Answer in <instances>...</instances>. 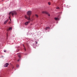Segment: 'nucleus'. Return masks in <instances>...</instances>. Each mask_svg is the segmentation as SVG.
Returning <instances> with one entry per match:
<instances>
[{
	"instance_id": "4468645a",
	"label": "nucleus",
	"mask_w": 77,
	"mask_h": 77,
	"mask_svg": "<svg viewBox=\"0 0 77 77\" xmlns=\"http://www.w3.org/2000/svg\"><path fill=\"white\" fill-rule=\"evenodd\" d=\"M19 67V65H18V64L17 65V68H18Z\"/></svg>"
},
{
	"instance_id": "9b49d317",
	"label": "nucleus",
	"mask_w": 77,
	"mask_h": 77,
	"mask_svg": "<svg viewBox=\"0 0 77 77\" xmlns=\"http://www.w3.org/2000/svg\"><path fill=\"white\" fill-rule=\"evenodd\" d=\"M23 46L25 48H24V50L25 51H26V48H25V47H24V45L23 44Z\"/></svg>"
},
{
	"instance_id": "39448f33",
	"label": "nucleus",
	"mask_w": 77,
	"mask_h": 77,
	"mask_svg": "<svg viewBox=\"0 0 77 77\" xmlns=\"http://www.w3.org/2000/svg\"><path fill=\"white\" fill-rule=\"evenodd\" d=\"M12 28L11 27H10L9 28L7 29V31H9V30H12Z\"/></svg>"
},
{
	"instance_id": "f3484780",
	"label": "nucleus",
	"mask_w": 77,
	"mask_h": 77,
	"mask_svg": "<svg viewBox=\"0 0 77 77\" xmlns=\"http://www.w3.org/2000/svg\"><path fill=\"white\" fill-rule=\"evenodd\" d=\"M4 52H5V53H6V50L4 51Z\"/></svg>"
},
{
	"instance_id": "20e7f679",
	"label": "nucleus",
	"mask_w": 77,
	"mask_h": 77,
	"mask_svg": "<svg viewBox=\"0 0 77 77\" xmlns=\"http://www.w3.org/2000/svg\"><path fill=\"white\" fill-rule=\"evenodd\" d=\"M8 65H9V63H6L4 65V67H8Z\"/></svg>"
},
{
	"instance_id": "ddd939ff",
	"label": "nucleus",
	"mask_w": 77,
	"mask_h": 77,
	"mask_svg": "<svg viewBox=\"0 0 77 77\" xmlns=\"http://www.w3.org/2000/svg\"><path fill=\"white\" fill-rule=\"evenodd\" d=\"M56 9H59L60 8H59V7H57L56 8Z\"/></svg>"
},
{
	"instance_id": "7ed1b4c3",
	"label": "nucleus",
	"mask_w": 77,
	"mask_h": 77,
	"mask_svg": "<svg viewBox=\"0 0 77 77\" xmlns=\"http://www.w3.org/2000/svg\"><path fill=\"white\" fill-rule=\"evenodd\" d=\"M43 14H47L48 15V16L49 17H50V15L48 12H47L46 11H43L42 12Z\"/></svg>"
},
{
	"instance_id": "2eb2a0df",
	"label": "nucleus",
	"mask_w": 77,
	"mask_h": 77,
	"mask_svg": "<svg viewBox=\"0 0 77 77\" xmlns=\"http://www.w3.org/2000/svg\"><path fill=\"white\" fill-rule=\"evenodd\" d=\"M48 4L49 5H51V4L50 2H48Z\"/></svg>"
},
{
	"instance_id": "f8f14e48",
	"label": "nucleus",
	"mask_w": 77,
	"mask_h": 77,
	"mask_svg": "<svg viewBox=\"0 0 77 77\" xmlns=\"http://www.w3.org/2000/svg\"><path fill=\"white\" fill-rule=\"evenodd\" d=\"M35 17H36V18H38V15L37 14H35Z\"/></svg>"
},
{
	"instance_id": "412c9836",
	"label": "nucleus",
	"mask_w": 77,
	"mask_h": 77,
	"mask_svg": "<svg viewBox=\"0 0 77 77\" xmlns=\"http://www.w3.org/2000/svg\"><path fill=\"white\" fill-rule=\"evenodd\" d=\"M14 68V67H13V68Z\"/></svg>"
},
{
	"instance_id": "6ab92c4d",
	"label": "nucleus",
	"mask_w": 77,
	"mask_h": 77,
	"mask_svg": "<svg viewBox=\"0 0 77 77\" xmlns=\"http://www.w3.org/2000/svg\"><path fill=\"white\" fill-rule=\"evenodd\" d=\"M7 36H8V33L7 34Z\"/></svg>"
},
{
	"instance_id": "f257e3e1",
	"label": "nucleus",
	"mask_w": 77,
	"mask_h": 77,
	"mask_svg": "<svg viewBox=\"0 0 77 77\" xmlns=\"http://www.w3.org/2000/svg\"><path fill=\"white\" fill-rule=\"evenodd\" d=\"M32 13V11H29L27 13V14L29 16V17H26V16H25V18L26 19H27V20H30V16L31 15Z\"/></svg>"
},
{
	"instance_id": "5701e85b",
	"label": "nucleus",
	"mask_w": 77,
	"mask_h": 77,
	"mask_svg": "<svg viewBox=\"0 0 77 77\" xmlns=\"http://www.w3.org/2000/svg\"><path fill=\"white\" fill-rule=\"evenodd\" d=\"M35 42H36V41H35Z\"/></svg>"
},
{
	"instance_id": "1a4fd4ad",
	"label": "nucleus",
	"mask_w": 77,
	"mask_h": 77,
	"mask_svg": "<svg viewBox=\"0 0 77 77\" xmlns=\"http://www.w3.org/2000/svg\"><path fill=\"white\" fill-rule=\"evenodd\" d=\"M54 19L55 20H59V18L57 17H55Z\"/></svg>"
},
{
	"instance_id": "aec40b11",
	"label": "nucleus",
	"mask_w": 77,
	"mask_h": 77,
	"mask_svg": "<svg viewBox=\"0 0 77 77\" xmlns=\"http://www.w3.org/2000/svg\"><path fill=\"white\" fill-rule=\"evenodd\" d=\"M20 60V59L18 60H17L18 62V61Z\"/></svg>"
},
{
	"instance_id": "f03ea898",
	"label": "nucleus",
	"mask_w": 77,
	"mask_h": 77,
	"mask_svg": "<svg viewBox=\"0 0 77 77\" xmlns=\"http://www.w3.org/2000/svg\"><path fill=\"white\" fill-rule=\"evenodd\" d=\"M12 15L13 17H14V15H17V12L15 11H11L9 13V15Z\"/></svg>"
},
{
	"instance_id": "9d476101",
	"label": "nucleus",
	"mask_w": 77,
	"mask_h": 77,
	"mask_svg": "<svg viewBox=\"0 0 77 77\" xmlns=\"http://www.w3.org/2000/svg\"><path fill=\"white\" fill-rule=\"evenodd\" d=\"M50 29V28H49V27H47L45 28V30H48V29Z\"/></svg>"
},
{
	"instance_id": "0eeeda50",
	"label": "nucleus",
	"mask_w": 77,
	"mask_h": 77,
	"mask_svg": "<svg viewBox=\"0 0 77 77\" xmlns=\"http://www.w3.org/2000/svg\"><path fill=\"white\" fill-rule=\"evenodd\" d=\"M8 21H9V20H8V19L5 20V22H4V24H6V23H7L8 22Z\"/></svg>"
},
{
	"instance_id": "a211bd4d",
	"label": "nucleus",
	"mask_w": 77,
	"mask_h": 77,
	"mask_svg": "<svg viewBox=\"0 0 77 77\" xmlns=\"http://www.w3.org/2000/svg\"><path fill=\"white\" fill-rule=\"evenodd\" d=\"M35 44H38V42H36Z\"/></svg>"
},
{
	"instance_id": "dca6fc26",
	"label": "nucleus",
	"mask_w": 77,
	"mask_h": 77,
	"mask_svg": "<svg viewBox=\"0 0 77 77\" xmlns=\"http://www.w3.org/2000/svg\"><path fill=\"white\" fill-rule=\"evenodd\" d=\"M9 18H10V21H11V16H10V17H9Z\"/></svg>"
},
{
	"instance_id": "4be33fe9",
	"label": "nucleus",
	"mask_w": 77,
	"mask_h": 77,
	"mask_svg": "<svg viewBox=\"0 0 77 77\" xmlns=\"http://www.w3.org/2000/svg\"><path fill=\"white\" fill-rule=\"evenodd\" d=\"M17 50H18V49H17Z\"/></svg>"
},
{
	"instance_id": "423d86ee",
	"label": "nucleus",
	"mask_w": 77,
	"mask_h": 77,
	"mask_svg": "<svg viewBox=\"0 0 77 77\" xmlns=\"http://www.w3.org/2000/svg\"><path fill=\"white\" fill-rule=\"evenodd\" d=\"M21 53H19V54H17L18 55V57H19V58H21Z\"/></svg>"
},
{
	"instance_id": "6e6552de",
	"label": "nucleus",
	"mask_w": 77,
	"mask_h": 77,
	"mask_svg": "<svg viewBox=\"0 0 77 77\" xmlns=\"http://www.w3.org/2000/svg\"><path fill=\"white\" fill-rule=\"evenodd\" d=\"M29 22H26L25 23V25H28V24H29Z\"/></svg>"
}]
</instances>
